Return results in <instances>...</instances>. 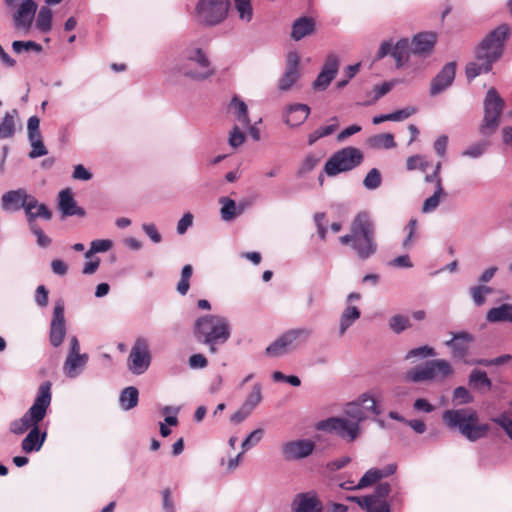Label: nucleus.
I'll return each instance as SVG.
<instances>
[{
	"label": "nucleus",
	"instance_id": "obj_21",
	"mask_svg": "<svg viewBox=\"0 0 512 512\" xmlns=\"http://www.w3.org/2000/svg\"><path fill=\"white\" fill-rule=\"evenodd\" d=\"M30 197L24 189L9 191L2 196V208L13 211L20 210L21 208L25 210Z\"/></svg>",
	"mask_w": 512,
	"mask_h": 512
},
{
	"label": "nucleus",
	"instance_id": "obj_44",
	"mask_svg": "<svg viewBox=\"0 0 512 512\" xmlns=\"http://www.w3.org/2000/svg\"><path fill=\"white\" fill-rule=\"evenodd\" d=\"M262 401V388L259 383L253 386L252 391L248 394L246 400L242 404L245 409L253 411L255 407Z\"/></svg>",
	"mask_w": 512,
	"mask_h": 512
},
{
	"label": "nucleus",
	"instance_id": "obj_59",
	"mask_svg": "<svg viewBox=\"0 0 512 512\" xmlns=\"http://www.w3.org/2000/svg\"><path fill=\"white\" fill-rule=\"evenodd\" d=\"M491 421L499 425L512 440V420L506 412L498 417L492 418Z\"/></svg>",
	"mask_w": 512,
	"mask_h": 512
},
{
	"label": "nucleus",
	"instance_id": "obj_8",
	"mask_svg": "<svg viewBox=\"0 0 512 512\" xmlns=\"http://www.w3.org/2000/svg\"><path fill=\"white\" fill-rule=\"evenodd\" d=\"M362 152L355 147H345L331 156L326 162L324 171L328 176H335L341 172L350 171L361 164Z\"/></svg>",
	"mask_w": 512,
	"mask_h": 512
},
{
	"label": "nucleus",
	"instance_id": "obj_35",
	"mask_svg": "<svg viewBox=\"0 0 512 512\" xmlns=\"http://www.w3.org/2000/svg\"><path fill=\"white\" fill-rule=\"evenodd\" d=\"M139 392L133 386L126 387L120 394V404L124 410H130L138 404Z\"/></svg>",
	"mask_w": 512,
	"mask_h": 512
},
{
	"label": "nucleus",
	"instance_id": "obj_47",
	"mask_svg": "<svg viewBox=\"0 0 512 512\" xmlns=\"http://www.w3.org/2000/svg\"><path fill=\"white\" fill-rule=\"evenodd\" d=\"M220 202L223 203L221 208V217L225 221H230L236 216V203L234 200L224 197L220 199Z\"/></svg>",
	"mask_w": 512,
	"mask_h": 512
},
{
	"label": "nucleus",
	"instance_id": "obj_33",
	"mask_svg": "<svg viewBox=\"0 0 512 512\" xmlns=\"http://www.w3.org/2000/svg\"><path fill=\"white\" fill-rule=\"evenodd\" d=\"M310 334L311 331L309 329L301 328L289 330L285 332L281 337L283 338V341H285V344L288 347V349L292 350L298 346L299 340L301 338L305 340L309 337Z\"/></svg>",
	"mask_w": 512,
	"mask_h": 512
},
{
	"label": "nucleus",
	"instance_id": "obj_61",
	"mask_svg": "<svg viewBox=\"0 0 512 512\" xmlns=\"http://www.w3.org/2000/svg\"><path fill=\"white\" fill-rule=\"evenodd\" d=\"M264 430L259 428L251 432L248 437L242 443L243 451H246L256 445L263 437Z\"/></svg>",
	"mask_w": 512,
	"mask_h": 512
},
{
	"label": "nucleus",
	"instance_id": "obj_50",
	"mask_svg": "<svg viewBox=\"0 0 512 512\" xmlns=\"http://www.w3.org/2000/svg\"><path fill=\"white\" fill-rule=\"evenodd\" d=\"M288 351L290 350L286 346L285 341H283V338L281 336L266 348V354L271 357H278L284 355Z\"/></svg>",
	"mask_w": 512,
	"mask_h": 512
},
{
	"label": "nucleus",
	"instance_id": "obj_25",
	"mask_svg": "<svg viewBox=\"0 0 512 512\" xmlns=\"http://www.w3.org/2000/svg\"><path fill=\"white\" fill-rule=\"evenodd\" d=\"M25 213L27 216V220L29 226L35 223L36 218H43L45 220H50L52 218V212L49 208L42 203H39L35 197H30L28 205L26 206Z\"/></svg>",
	"mask_w": 512,
	"mask_h": 512
},
{
	"label": "nucleus",
	"instance_id": "obj_22",
	"mask_svg": "<svg viewBox=\"0 0 512 512\" xmlns=\"http://www.w3.org/2000/svg\"><path fill=\"white\" fill-rule=\"evenodd\" d=\"M436 43V34L432 32H422L415 35L411 43V53L415 55H425L432 51Z\"/></svg>",
	"mask_w": 512,
	"mask_h": 512
},
{
	"label": "nucleus",
	"instance_id": "obj_63",
	"mask_svg": "<svg viewBox=\"0 0 512 512\" xmlns=\"http://www.w3.org/2000/svg\"><path fill=\"white\" fill-rule=\"evenodd\" d=\"M30 143L32 146V150L29 153L30 158H38L47 154L42 138L31 140Z\"/></svg>",
	"mask_w": 512,
	"mask_h": 512
},
{
	"label": "nucleus",
	"instance_id": "obj_27",
	"mask_svg": "<svg viewBox=\"0 0 512 512\" xmlns=\"http://www.w3.org/2000/svg\"><path fill=\"white\" fill-rule=\"evenodd\" d=\"M46 432L40 433L38 425H35L22 440L21 448L25 453L39 451L45 441Z\"/></svg>",
	"mask_w": 512,
	"mask_h": 512
},
{
	"label": "nucleus",
	"instance_id": "obj_57",
	"mask_svg": "<svg viewBox=\"0 0 512 512\" xmlns=\"http://www.w3.org/2000/svg\"><path fill=\"white\" fill-rule=\"evenodd\" d=\"M357 403L360 404V407L363 409V411H365L366 414L368 412H371V413H373L375 415H379L380 414V409L378 408L375 399L370 397V396H368V395H363L357 401Z\"/></svg>",
	"mask_w": 512,
	"mask_h": 512
},
{
	"label": "nucleus",
	"instance_id": "obj_20",
	"mask_svg": "<svg viewBox=\"0 0 512 512\" xmlns=\"http://www.w3.org/2000/svg\"><path fill=\"white\" fill-rule=\"evenodd\" d=\"M293 512H321L322 505L311 492L297 494L292 503Z\"/></svg>",
	"mask_w": 512,
	"mask_h": 512
},
{
	"label": "nucleus",
	"instance_id": "obj_62",
	"mask_svg": "<svg viewBox=\"0 0 512 512\" xmlns=\"http://www.w3.org/2000/svg\"><path fill=\"white\" fill-rule=\"evenodd\" d=\"M318 162H319V158L318 157H316L313 154H308L305 157V159L302 161V163H301V165L299 167L298 173L300 175H302V174H306V173L312 171L316 167Z\"/></svg>",
	"mask_w": 512,
	"mask_h": 512
},
{
	"label": "nucleus",
	"instance_id": "obj_30",
	"mask_svg": "<svg viewBox=\"0 0 512 512\" xmlns=\"http://www.w3.org/2000/svg\"><path fill=\"white\" fill-rule=\"evenodd\" d=\"M488 322H509L512 323V304H502L498 307L491 308L486 315Z\"/></svg>",
	"mask_w": 512,
	"mask_h": 512
},
{
	"label": "nucleus",
	"instance_id": "obj_29",
	"mask_svg": "<svg viewBox=\"0 0 512 512\" xmlns=\"http://www.w3.org/2000/svg\"><path fill=\"white\" fill-rule=\"evenodd\" d=\"M87 361V354H68L63 365L64 374L69 378H75L80 373V371L85 367Z\"/></svg>",
	"mask_w": 512,
	"mask_h": 512
},
{
	"label": "nucleus",
	"instance_id": "obj_2",
	"mask_svg": "<svg viewBox=\"0 0 512 512\" xmlns=\"http://www.w3.org/2000/svg\"><path fill=\"white\" fill-rule=\"evenodd\" d=\"M442 420L451 430H458L469 441L484 438L490 427L486 423H479L477 412L472 408L450 409L444 411Z\"/></svg>",
	"mask_w": 512,
	"mask_h": 512
},
{
	"label": "nucleus",
	"instance_id": "obj_14",
	"mask_svg": "<svg viewBox=\"0 0 512 512\" xmlns=\"http://www.w3.org/2000/svg\"><path fill=\"white\" fill-rule=\"evenodd\" d=\"M66 335V325L64 317V306L63 304H56L53 310V317L50 324L49 339L50 343L54 347H58L62 344Z\"/></svg>",
	"mask_w": 512,
	"mask_h": 512
},
{
	"label": "nucleus",
	"instance_id": "obj_3",
	"mask_svg": "<svg viewBox=\"0 0 512 512\" xmlns=\"http://www.w3.org/2000/svg\"><path fill=\"white\" fill-rule=\"evenodd\" d=\"M51 386L50 381H45L39 386L37 396L32 406L20 419L10 423L11 433L21 435L29 429L31 430L44 419L52 399Z\"/></svg>",
	"mask_w": 512,
	"mask_h": 512
},
{
	"label": "nucleus",
	"instance_id": "obj_45",
	"mask_svg": "<svg viewBox=\"0 0 512 512\" xmlns=\"http://www.w3.org/2000/svg\"><path fill=\"white\" fill-rule=\"evenodd\" d=\"M357 503L362 509L366 510V512H391L390 505L387 501L376 502V501H365L358 500L354 501Z\"/></svg>",
	"mask_w": 512,
	"mask_h": 512
},
{
	"label": "nucleus",
	"instance_id": "obj_41",
	"mask_svg": "<svg viewBox=\"0 0 512 512\" xmlns=\"http://www.w3.org/2000/svg\"><path fill=\"white\" fill-rule=\"evenodd\" d=\"M230 106L235 110L238 121L244 126H249L250 120L248 117L247 105L242 100L234 97L230 103Z\"/></svg>",
	"mask_w": 512,
	"mask_h": 512
},
{
	"label": "nucleus",
	"instance_id": "obj_51",
	"mask_svg": "<svg viewBox=\"0 0 512 512\" xmlns=\"http://www.w3.org/2000/svg\"><path fill=\"white\" fill-rule=\"evenodd\" d=\"M382 182V177L378 169H371L366 177L364 178L363 184L367 189L374 190L377 189Z\"/></svg>",
	"mask_w": 512,
	"mask_h": 512
},
{
	"label": "nucleus",
	"instance_id": "obj_42",
	"mask_svg": "<svg viewBox=\"0 0 512 512\" xmlns=\"http://www.w3.org/2000/svg\"><path fill=\"white\" fill-rule=\"evenodd\" d=\"M37 28L42 32H48L52 26V12L48 7H42L36 20Z\"/></svg>",
	"mask_w": 512,
	"mask_h": 512
},
{
	"label": "nucleus",
	"instance_id": "obj_11",
	"mask_svg": "<svg viewBox=\"0 0 512 512\" xmlns=\"http://www.w3.org/2000/svg\"><path fill=\"white\" fill-rule=\"evenodd\" d=\"M319 430L335 433L337 436L354 441L359 435V425L346 418L331 417L318 423Z\"/></svg>",
	"mask_w": 512,
	"mask_h": 512
},
{
	"label": "nucleus",
	"instance_id": "obj_4",
	"mask_svg": "<svg viewBox=\"0 0 512 512\" xmlns=\"http://www.w3.org/2000/svg\"><path fill=\"white\" fill-rule=\"evenodd\" d=\"M194 334L199 342L209 346L212 353L216 345L225 343L230 337V327L226 318L218 315H205L197 319Z\"/></svg>",
	"mask_w": 512,
	"mask_h": 512
},
{
	"label": "nucleus",
	"instance_id": "obj_28",
	"mask_svg": "<svg viewBox=\"0 0 512 512\" xmlns=\"http://www.w3.org/2000/svg\"><path fill=\"white\" fill-rule=\"evenodd\" d=\"M310 108L305 104H294L288 107L285 115V123L296 127L301 125L309 116Z\"/></svg>",
	"mask_w": 512,
	"mask_h": 512
},
{
	"label": "nucleus",
	"instance_id": "obj_34",
	"mask_svg": "<svg viewBox=\"0 0 512 512\" xmlns=\"http://www.w3.org/2000/svg\"><path fill=\"white\" fill-rule=\"evenodd\" d=\"M411 52V46L407 39L399 40L393 50L392 56L396 61V66L401 67L408 60L409 54Z\"/></svg>",
	"mask_w": 512,
	"mask_h": 512
},
{
	"label": "nucleus",
	"instance_id": "obj_54",
	"mask_svg": "<svg viewBox=\"0 0 512 512\" xmlns=\"http://www.w3.org/2000/svg\"><path fill=\"white\" fill-rule=\"evenodd\" d=\"M429 163L425 160V157L421 155H413L407 158L406 160V168L409 171L420 169L422 171H426Z\"/></svg>",
	"mask_w": 512,
	"mask_h": 512
},
{
	"label": "nucleus",
	"instance_id": "obj_49",
	"mask_svg": "<svg viewBox=\"0 0 512 512\" xmlns=\"http://www.w3.org/2000/svg\"><path fill=\"white\" fill-rule=\"evenodd\" d=\"M492 288L480 285L471 287L470 293L476 305L481 306L486 301V295L492 293Z\"/></svg>",
	"mask_w": 512,
	"mask_h": 512
},
{
	"label": "nucleus",
	"instance_id": "obj_36",
	"mask_svg": "<svg viewBox=\"0 0 512 512\" xmlns=\"http://www.w3.org/2000/svg\"><path fill=\"white\" fill-rule=\"evenodd\" d=\"M469 385L478 390H481L482 388L490 390L492 382L485 371L473 370L469 376Z\"/></svg>",
	"mask_w": 512,
	"mask_h": 512
},
{
	"label": "nucleus",
	"instance_id": "obj_38",
	"mask_svg": "<svg viewBox=\"0 0 512 512\" xmlns=\"http://www.w3.org/2000/svg\"><path fill=\"white\" fill-rule=\"evenodd\" d=\"M360 310L356 306H348L340 319V335H343L354 321L359 319Z\"/></svg>",
	"mask_w": 512,
	"mask_h": 512
},
{
	"label": "nucleus",
	"instance_id": "obj_39",
	"mask_svg": "<svg viewBox=\"0 0 512 512\" xmlns=\"http://www.w3.org/2000/svg\"><path fill=\"white\" fill-rule=\"evenodd\" d=\"M333 122L330 125L322 126L318 129H316L314 132L310 133L308 135V144L313 145L316 141H318L320 138L326 137L331 135L333 132L336 131L338 128V120L336 117H333L331 119Z\"/></svg>",
	"mask_w": 512,
	"mask_h": 512
},
{
	"label": "nucleus",
	"instance_id": "obj_7",
	"mask_svg": "<svg viewBox=\"0 0 512 512\" xmlns=\"http://www.w3.org/2000/svg\"><path fill=\"white\" fill-rule=\"evenodd\" d=\"M453 373L450 363L444 359H436L426 362L424 365L410 369L405 379L410 382L441 381Z\"/></svg>",
	"mask_w": 512,
	"mask_h": 512
},
{
	"label": "nucleus",
	"instance_id": "obj_17",
	"mask_svg": "<svg viewBox=\"0 0 512 512\" xmlns=\"http://www.w3.org/2000/svg\"><path fill=\"white\" fill-rule=\"evenodd\" d=\"M338 68V57L335 54L328 55L320 74L313 83V87L318 90H325L334 79Z\"/></svg>",
	"mask_w": 512,
	"mask_h": 512
},
{
	"label": "nucleus",
	"instance_id": "obj_15",
	"mask_svg": "<svg viewBox=\"0 0 512 512\" xmlns=\"http://www.w3.org/2000/svg\"><path fill=\"white\" fill-rule=\"evenodd\" d=\"M397 466L395 464H389L382 469L372 468L369 469L359 480L358 484L354 487L348 486L346 483H342L343 489H363L365 487L372 486L382 478L388 477L395 473Z\"/></svg>",
	"mask_w": 512,
	"mask_h": 512
},
{
	"label": "nucleus",
	"instance_id": "obj_32",
	"mask_svg": "<svg viewBox=\"0 0 512 512\" xmlns=\"http://www.w3.org/2000/svg\"><path fill=\"white\" fill-rule=\"evenodd\" d=\"M16 110L6 112L0 122V139L12 138L16 131L15 116Z\"/></svg>",
	"mask_w": 512,
	"mask_h": 512
},
{
	"label": "nucleus",
	"instance_id": "obj_37",
	"mask_svg": "<svg viewBox=\"0 0 512 512\" xmlns=\"http://www.w3.org/2000/svg\"><path fill=\"white\" fill-rule=\"evenodd\" d=\"M369 145L375 149H391L396 147L394 136L391 133H382L372 136Z\"/></svg>",
	"mask_w": 512,
	"mask_h": 512
},
{
	"label": "nucleus",
	"instance_id": "obj_48",
	"mask_svg": "<svg viewBox=\"0 0 512 512\" xmlns=\"http://www.w3.org/2000/svg\"><path fill=\"white\" fill-rule=\"evenodd\" d=\"M345 413L353 419L351 420L352 422H357L358 424L367 418L365 411H363L360 404L357 402L347 404Z\"/></svg>",
	"mask_w": 512,
	"mask_h": 512
},
{
	"label": "nucleus",
	"instance_id": "obj_6",
	"mask_svg": "<svg viewBox=\"0 0 512 512\" xmlns=\"http://www.w3.org/2000/svg\"><path fill=\"white\" fill-rule=\"evenodd\" d=\"M179 69L185 76L197 80L206 79L215 73L206 53L196 46H190L183 51Z\"/></svg>",
	"mask_w": 512,
	"mask_h": 512
},
{
	"label": "nucleus",
	"instance_id": "obj_12",
	"mask_svg": "<svg viewBox=\"0 0 512 512\" xmlns=\"http://www.w3.org/2000/svg\"><path fill=\"white\" fill-rule=\"evenodd\" d=\"M150 364L148 344L144 339H137L128 357V368L134 374L144 373Z\"/></svg>",
	"mask_w": 512,
	"mask_h": 512
},
{
	"label": "nucleus",
	"instance_id": "obj_46",
	"mask_svg": "<svg viewBox=\"0 0 512 512\" xmlns=\"http://www.w3.org/2000/svg\"><path fill=\"white\" fill-rule=\"evenodd\" d=\"M12 49L17 54H20L23 52H30V51L40 53L43 50L42 46L34 41H19V40L13 41Z\"/></svg>",
	"mask_w": 512,
	"mask_h": 512
},
{
	"label": "nucleus",
	"instance_id": "obj_18",
	"mask_svg": "<svg viewBox=\"0 0 512 512\" xmlns=\"http://www.w3.org/2000/svg\"><path fill=\"white\" fill-rule=\"evenodd\" d=\"M456 74L455 62L447 63L441 71L433 78L430 87V94L435 96L446 88H448L454 81Z\"/></svg>",
	"mask_w": 512,
	"mask_h": 512
},
{
	"label": "nucleus",
	"instance_id": "obj_23",
	"mask_svg": "<svg viewBox=\"0 0 512 512\" xmlns=\"http://www.w3.org/2000/svg\"><path fill=\"white\" fill-rule=\"evenodd\" d=\"M59 209L64 216H80L85 215L83 208L78 207L73 197L72 192L69 189H64L59 193Z\"/></svg>",
	"mask_w": 512,
	"mask_h": 512
},
{
	"label": "nucleus",
	"instance_id": "obj_26",
	"mask_svg": "<svg viewBox=\"0 0 512 512\" xmlns=\"http://www.w3.org/2000/svg\"><path fill=\"white\" fill-rule=\"evenodd\" d=\"M315 20L312 17L303 16L296 19L292 25L291 38L299 41L315 31Z\"/></svg>",
	"mask_w": 512,
	"mask_h": 512
},
{
	"label": "nucleus",
	"instance_id": "obj_56",
	"mask_svg": "<svg viewBox=\"0 0 512 512\" xmlns=\"http://www.w3.org/2000/svg\"><path fill=\"white\" fill-rule=\"evenodd\" d=\"M389 326L395 333H400L411 325L408 317L395 315L390 319Z\"/></svg>",
	"mask_w": 512,
	"mask_h": 512
},
{
	"label": "nucleus",
	"instance_id": "obj_31",
	"mask_svg": "<svg viewBox=\"0 0 512 512\" xmlns=\"http://www.w3.org/2000/svg\"><path fill=\"white\" fill-rule=\"evenodd\" d=\"M390 492H391L390 484L387 482H382V483H379L375 487L374 492L372 494L366 495L364 497L352 496V497H349L348 499L350 501L365 500L366 502L367 501L382 502V501H387L386 498L390 494Z\"/></svg>",
	"mask_w": 512,
	"mask_h": 512
},
{
	"label": "nucleus",
	"instance_id": "obj_40",
	"mask_svg": "<svg viewBox=\"0 0 512 512\" xmlns=\"http://www.w3.org/2000/svg\"><path fill=\"white\" fill-rule=\"evenodd\" d=\"M239 19L244 22H250L253 17V7L251 0H233Z\"/></svg>",
	"mask_w": 512,
	"mask_h": 512
},
{
	"label": "nucleus",
	"instance_id": "obj_9",
	"mask_svg": "<svg viewBox=\"0 0 512 512\" xmlns=\"http://www.w3.org/2000/svg\"><path fill=\"white\" fill-rule=\"evenodd\" d=\"M229 11V0H198L195 8L199 23L215 26L223 22Z\"/></svg>",
	"mask_w": 512,
	"mask_h": 512
},
{
	"label": "nucleus",
	"instance_id": "obj_5",
	"mask_svg": "<svg viewBox=\"0 0 512 512\" xmlns=\"http://www.w3.org/2000/svg\"><path fill=\"white\" fill-rule=\"evenodd\" d=\"M374 230V223L366 212L359 213L351 224V231L354 233V236H357L352 244V248L362 260L368 259L377 250Z\"/></svg>",
	"mask_w": 512,
	"mask_h": 512
},
{
	"label": "nucleus",
	"instance_id": "obj_1",
	"mask_svg": "<svg viewBox=\"0 0 512 512\" xmlns=\"http://www.w3.org/2000/svg\"><path fill=\"white\" fill-rule=\"evenodd\" d=\"M509 34V27L505 24L491 31L476 49L475 61L466 66V76L472 80L482 73H488L492 65L503 53L504 41Z\"/></svg>",
	"mask_w": 512,
	"mask_h": 512
},
{
	"label": "nucleus",
	"instance_id": "obj_43",
	"mask_svg": "<svg viewBox=\"0 0 512 512\" xmlns=\"http://www.w3.org/2000/svg\"><path fill=\"white\" fill-rule=\"evenodd\" d=\"M193 274V267L190 264H186L181 271V278L177 284V291L181 295H186L190 288V278Z\"/></svg>",
	"mask_w": 512,
	"mask_h": 512
},
{
	"label": "nucleus",
	"instance_id": "obj_16",
	"mask_svg": "<svg viewBox=\"0 0 512 512\" xmlns=\"http://www.w3.org/2000/svg\"><path fill=\"white\" fill-rule=\"evenodd\" d=\"M315 444L311 440H296L282 446V454L286 460L302 459L312 454Z\"/></svg>",
	"mask_w": 512,
	"mask_h": 512
},
{
	"label": "nucleus",
	"instance_id": "obj_52",
	"mask_svg": "<svg viewBox=\"0 0 512 512\" xmlns=\"http://www.w3.org/2000/svg\"><path fill=\"white\" fill-rule=\"evenodd\" d=\"M444 195L445 192L443 189H436L434 194L424 201L422 211L428 213L435 210L440 203V198Z\"/></svg>",
	"mask_w": 512,
	"mask_h": 512
},
{
	"label": "nucleus",
	"instance_id": "obj_55",
	"mask_svg": "<svg viewBox=\"0 0 512 512\" xmlns=\"http://www.w3.org/2000/svg\"><path fill=\"white\" fill-rule=\"evenodd\" d=\"M112 241L99 239L91 242L90 250L86 252L85 257L89 258L93 253L106 252L112 247Z\"/></svg>",
	"mask_w": 512,
	"mask_h": 512
},
{
	"label": "nucleus",
	"instance_id": "obj_64",
	"mask_svg": "<svg viewBox=\"0 0 512 512\" xmlns=\"http://www.w3.org/2000/svg\"><path fill=\"white\" fill-rule=\"evenodd\" d=\"M30 229L33 232V234L37 237V244L39 246L47 247L51 244V239L47 235H45L43 230L37 224H32V226H30Z\"/></svg>",
	"mask_w": 512,
	"mask_h": 512
},
{
	"label": "nucleus",
	"instance_id": "obj_60",
	"mask_svg": "<svg viewBox=\"0 0 512 512\" xmlns=\"http://www.w3.org/2000/svg\"><path fill=\"white\" fill-rule=\"evenodd\" d=\"M39 125H40V120L37 116H31L28 119L27 129H28L29 141L42 138V135H41V132L39 129Z\"/></svg>",
	"mask_w": 512,
	"mask_h": 512
},
{
	"label": "nucleus",
	"instance_id": "obj_53",
	"mask_svg": "<svg viewBox=\"0 0 512 512\" xmlns=\"http://www.w3.org/2000/svg\"><path fill=\"white\" fill-rule=\"evenodd\" d=\"M436 352L435 349L430 346H421L414 349H411L405 356V359H412V358H427L435 356Z\"/></svg>",
	"mask_w": 512,
	"mask_h": 512
},
{
	"label": "nucleus",
	"instance_id": "obj_10",
	"mask_svg": "<svg viewBox=\"0 0 512 512\" xmlns=\"http://www.w3.org/2000/svg\"><path fill=\"white\" fill-rule=\"evenodd\" d=\"M503 108V99L494 88H490L484 101V119L480 126L481 134L490 135L497 129Z\"/></svg>",
	"mask_w": 512,
	"mask_h": 512
},
{
	"label": "nucleus",
	"instance_id": "obj_19",
	"mask_svg": "<svg viewBox=\"0 0 512 512\" xmlns=\"http://www.w3.org/2000/svg\"><path fill=\"white\" fill-rule=\"evenodd\" d=\"M37 5L33 0H24L14 15V23L17 29L28 30L31 27Z\"/></svg>",
	"mask_w": 512,
	"mask_h": 512
},
{
	"label": "nucleus",
	"instance_id": "obj_24",
	"mask_svg": "<svg viewBox=\"0 0 512 512\" xmlns=\"http://www.w3.org/2000/svg\"><path fill=\"white\" fill-rule=\"evenodd\" d=\"M473 341V336L467 332H460L454 335L453 339L446 342L451 347L454 357L464 358L469 350V343Z\"/></svg>",
	"mask_w": 512,
	"mask_h": 512
},
{
	"label": "nucleus",
	"instance_id": "obj_58",
	"mask_svg": "<svg viewBox=\"0 0 512 512\" xmlns=\"http://www.w3.org/2000/svg\"><path fill=\"white\" fill-rule=\"evenodd\" d=\"M452 400L456 404H468L473 401V396L465 387L460 386L455 388Z\"/></svg>",
	"mask_w": 512,
	"mask_h": 512
},
{
	"label": "nucleus",
	"instance_id": "obj_13",
	"mask_svg": "<svg viewBox=\"0 0 512 512\" xmlns=\"http://www.w3.org/2000/svg\"><path fill=\"white\" fill-rule=\"evenodd\" d=\"M300 57L296 52H290L287 56L286 68L278 82L280 91H288L298 81L300 73Z\"/></svg>",
	"mask_w": 512,
	"mask_h": 512
}]
</instances>
